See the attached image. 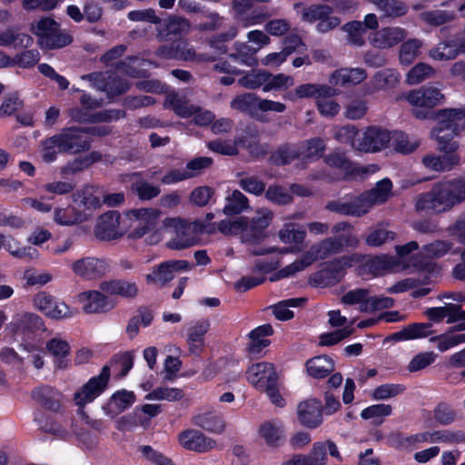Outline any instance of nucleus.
Listing matches in <instances>:
<instances>
[{
    "label": "nucleus",
    "instance_id": "nucleus-39",
    "mask_svg": "<svg viewBox=\"0 0 465 465\" xmlns=\"http://www.w3.org/2000/svg\"><path fill=\"white\" fill-rule=\"evenodd\" d=\"M250 208L248 198L239 190L232 191L226 197L223 213L226 215L239 214Z\"/></svg>",
    "mask_w": 465,
    "mask_h": 465
},
{
    "label": "nucleus",
    "instance_id": "nucleus-17",
    "mask_svg": "<svg viewBox=\"0 0 465 465\" xmlns=\"http://www.w3.org/2000/svg\"><path fill=\"white\" fill-rule=\"evenodd\" d=\"M444 99V95L434 86H423L411 91L407 100L415 107L431 108L438 105Z\"/></svg>",
    "mask_w": 465,
    "mask_h": 465
},
{
    "label": "nucleus",
    "instance_id": "nucleus-38",
    "mask_svg": "<svg viewBox=\"0 0 465 465\" xmlns=\"http://www.w3.org/2000/svg\"><path fill=\"white\" fill-rule=\"evenodd\" d=\"M259 102L260 97H258L255 94L248 93L237 95L235 98L232 100L230 105L231 108L234 110H238L242 113H247L250 115L254 116L259 112Z\"/></svg>",
    "mask_w": 465,
    "mask_h": 465
},
{
    "label": "nucleus",
    "instance_id": "nucleus-35",
    "mask_svg": "<svg viewBox=\"0 0 465 465\" xmlns=\"http://www.w3.org/2000/svg\"><path fill=\"white\" fill-rule=\"evenodd\" d=\"M90 214L79 210L77 206L68 207L64 209H55L54 220L61 225H73L75 223L87 221Z\"/></svg>",
    "mask_w": 465,
    "mask_h": 465
},
{
    "label": "nucleus",
    "instance_id": "nucleus-24",
    "mask_svg": "<svg viewBox=\"0 0 465 465\" xmlns=\"http://www.w3.org/2000/svg\"><path fill=\"white\" fill-rule=\"evenodd\" d=\"M338 94L339 92L335 88L326 84H305L297 86L294 93L287 94L285 98L296 101L299 98L316 96L318 99L320 95L334 96Z\"/></svg>",
    "mask_w": 465,
    "mask_h": 465
},
{
    "label": "nucleus",
    "instance_id": "nucleus-36",
    "mask_svg": "<svg viewBox=\"0 0 465 465\" xmlns=\"http://www.w3.org/2000/svg\"><path fill=\"white\" fill-rule=\"evenodd\" d=\"M367 74L361 68H341L331 74V82L335 84H358L365 80Z\"/></svg>",
    "mask_w": 465,
    "mask_h": 465
},
{
    "label": "nucleus",
    "instance_id": "nucleus-30",
    "mask_svg": "<svg viewBox=\"0 0 465 465\" xmlns=\"http://www.w3.org/2000/svg\"><path fill=\"white\" fill-rule=\"evenodd\" d=\"M148 60L139 58L138 56H128L116 64V69L130 77L143 78L148 76V71L144 66L151 64Z\"/></svg>",
    "mask_w": 465,
    "mask_h": 465
},
{
    "label": "nucleus",
    "instance_id": "nucleus-55",
    "mask_svg": "<svg viewBox=\"0 0 465 465\" xmlns=\"http://www.w3.org/2000/svg\"><path fill=\"white\" fill-rule=\"evenodd\" d=\"M283 430L276 421H266L260 427V435L269 445H276L282 437Z\"/></svg>",
    "mask_w": 465,
    "mask_h": 465
},
{
    "label": "nucleus",
    "instance_id": "nucleus-48",
    "mask_svg": "<svg viewBox=\"0 0 465 465\" xmlns=\"http://www.w3.org/2000/svg\"><path fill=\"white\" fill-rule=\"evenodd\" d=\"M305 298H292L282 301L272 306V312L275 317L280 321H287L293 318L294 314L290 307L302 306L306 302Z\"/></svg>",
    "mask_w": 465,
    "mask_h": 465
},
{
    "label": "nucleus",
    "instance_id": "nucleus-1",
    "mask_svg": "<svg viewBox=\"0 0 465 465\" xmlns=\"http://www.w3.org/2000/svg\"><path fill=\"white\" fill-rule=\"evenodd\" d=\"M91 143L92 138L84 127H65L42 142V160L50 163L56 160L58 153L85 152L91 148Z\"/></svg>",
    "mask_w": 465,
    "mask_h": 465
},
{
    "label": "nucleus",
    "instance_id": "nucleus-45",
    "mask_svg": "<svg viewBox=\"0 0 465 465\" xmlns=\"http://www.w3.org/2000/svg\"><path fill=\"white\" fill-rule=\"evenodd\" d=\"M239 186L248 193L261 196L266 189V183L255 175H247L243 173L237 174Z\"/></svg>",
    "mask_w": 465,
    "mask_h": 465
},
{
    "label": "nucleus",
    "instance_id": "nucleus-60",
    "mask_svg": "<svg viewBox=\"0 0 465 465\" xmlns=\"http://www.w3.org/2000/svg\"><path fill=\"white\" fill-rule=\"evenodd\" d=\"M270 73L267 71H257L247 74L239 79L238 83L241 86L254 90L261 86H264L268 81Z\"/></svg>",
    "mask_w": 465,
    "mask_h": 465
},
{
    "label": "nucleus",
    "instance_id": "nucleus-33",
    "mask_svg": "<svg viewBox=\"0 0 465 465\" xmlns=\"http://www.w3.org/2000/svg\"><path fill=\"white\" fill-rule=\"evenodd\" d=\"M306 369L315 379L325 378L334 370V361L327 355L317 356L307 361Z\"/></svg>",
    "mask_w": 465,
    "mask_h": 465
},
{
    "label": "nucleus",
    "instance_id": "nucleus-49",
    "mask_svg": "<svg viewBox=\"0 0 465 465\" xmlns=\"http://www.w3.org/2000/svg\"><path fill=\"white\" fill-rule=\"evenodd\" d=\"M17 325L21 331L29 333L44 331L45 330L42 318L32 312H24L20 314Z\"/></svg>",
    "mask_w": 465,
    "mask_h": 465
},
{
    "label": "nucleus",
    "instance_id": "nucleus-58",
    "mask_svg": "<svg viewBox=\"0 0 465 465\" xmlns=\"http://www.w3.org/2000/svg\"><path fill=\"white\" fill-rule=\"evenodd\" d=\"M430 442H443L449 444H458L465 442V433L461 430H436L434 432H431Z\"/></svg>",
    "mask_w": 465,
    "mask_h": 465
},
{
    "label": "nucleus",
    "instance_id": "nucleus-23",
    "mask_svg": "<svg viewBox=\"0 0 465 465\" xmlns=\"http://www.w3.org/2000/svg\"><path fill=\"white\" fill-rule=\"evenodd\" d=\"M432 324L430 322H416L405 326L401 331L388 336L384 341H406L428 337L432 334Z\"/></svg>",
    "mask_w": 465,
    "mask_h": 465
},
{
    "label": "nucleus",
    "instance_id": "nucleus-61",
    "mask_svg": "<svg viewBox=\"0 0 465 465\" xmlns=\"http://www.w3.org/2000/svg\"><path fill=\"white\" fill-rule=\"evenodd\" d=\"M167 103L179 116L190 117L195 113V106L189 104L177 94H169L167 97Z\"/></svg>",
    "mask_w": 465,
    "mask_h": 465
},
{
    "label": "nucleus",
    "instance_id": "nucleus-47",
    "mask_svg": "<svg viewBox=\"0 0 465 465\" xmlns=\"http://www.w3.org/2000/svg\"><path fill=\"white\" fill-rule=\"evenodd\" d=\"M306 235L305 229L298 224L288 223L279 232V238L287 243H301Z\"/></svg>",
    "mask_w": 465,
    "mask_h": 465
},
{
    "label": "nucleus",
    "instance_id": "nucleus-13",
    "mask_svg": "<svg viewBox=\"0 0 465 465\" xmlns=\"http://www.w3.org/2000/svg\"><path fill=\"white\" fill-rule=\"evenodd\" d=\"M408 32L401 27L389 26L376 30L370 37V44L375 48L388 49L406 39Z\"/></svg>",
    "mask_w": 465,
    "mask_h": 465
},
{
    "label": "nucleus",
    "instance_id": "nucleus-56",
    "mask_svg": "<svg viewBox=\"0 0 465 465\" xmlns=\"http://www.w3.org/2000/svg\"><path fill=\"white\" fill-rule=\"evenodd\" d=\"M400 82V74L392 69H383L374 75V84L379 89L393 88Z\"/></svg>",
    "mask_w": 465,
    "mask_h": 465
},
{
    "label": "nucleus",
    "instance_id": "nucleus-16",
    "mask_svg": "<svg viewBox=\"0 0 465 465\" xmlns=\"http://www.w3.org/2000/svg\"><path fill=\"white\" fill-rule=\"evenodd\" d=\"M247 379L258 390H263L272 382H278V375L270 362H259L252 365L247 371Z\"/></svg>",
    "mask_w": 465,
    "mask_h": 465
},
{
    "label": "nucleus",
    "instance_id": "nucleus-29",
    "mask_svg": "<svg viewBox=\"0 0 465 465\" xmlns=\"http://www.w3.org/2000/svg\"><path fill=\"white\" fill-rule=\"evenodd\" d=\"M421 163L430 170L446 172L450 171L460 163V156L457 153H445L442 156L427 154L422 157Z\"/></svg>",
    "mask_w": 465,
    "mask_h": 465
},
{
    "label": "nucleus",
    "instance_id": "nucleus-46",
    "mask_svg": "<svg viewBox=\"0 0 465 465\" xmlns=\"http://www.w3.org/2000/svg\"><path fill=\"white\" fill-rule=\"evenodd\" d=\"M162 25L163 28L160 30V35L163 37H167L171 35H182L187 32L190 27L188 20L180 16H170L163 22Z\"/></svg>",
    "mask_w": 465,
    "mask_h": 465
},
{
    "label": "nucleus",
    "instance_id": "nucleus-9",
    "mask_svg": "<svg viewBox=\"0 0 465 465\" xmlns=\"http://www.w3.org/2000/svg\"><path fill=\"white\" fill-rule=\"evenodd\" d=\"M126 229L121 226V214L110 211L99 216L94 228V236L100 241H114L122 238Z\"/></svg>",
    "mask_w": 465,
    "mask_h": 465
},
{
    "label": "nucleus",
    "instance_id": "nucleus-18",
    "mask_svg": "<svg viewBox=\"0 0 465 465\" xmlns=\"http://www.w3.org/2000/svg\"><path fill=\"white\" fill-rule=\"evenodd\" d=\"M322 404L316 399L301 402L298 406V419L308 428H316L322 422Z\"/></svg>",
    "mask_w": 465,
    "mask_h": 465
},
{
    "label": "nucleus",
    "instance_id": "nucleus-42",
    "mask_svg": "<svg viewBox=\"0 0 465 465\" xmlns=\"http://www.w3.org/2000/svg\"><path fill=\"white\" fill-rule=\"evenodd\" d=\"M393 148L403 154L414 152L420 146V141L410 137L403 132L395 131L391 134V142Z\"/></svg>",
    "mask_w": 465,
    "mask_h": 465
},
{
    "label": "nucleus",
    "instance_id": "nucleus-64",
    "mask_svg": "<svg viewBox=\"0 0 465 465\" xmlns=\"http://www.w3.org/2000/svg\"><path fill=\"white\" fill-rule=\"evenodd\" d=\"M173 278V272L168 265L167 262L160 263L156 268L153 269L152 273L146 275V281L148 283H161L164 285Z\"/></svg>",
    "mask_w": 465,
    "mask_h": 465
},
{
    "label": "nucleus",
    "instance_id": "nucleus-26",
    "mask_svg": "<svg viewBox=\"0 0 465 465\" xmlns=\"http://www.w3.org/2000/svg\"><path fill=\"white\" fill-rule=\"evenodd\" d=\"M33 399L44 408L58 411L61 406L62 395L49 386H40L32 391Z\"/></svg>",
    "mask_w": 465,
    "mask_h": 465
},
{
    "label": "nucleus",
    "instance_id": "nucleus-41",
    "mask_svg": "<svg viewBox=\"0 0 465 465\" xmlns=\"http://www.w3.org/2000/svg\"><path fill=\"white\" fill-rule=\"evenodd\" d=\"M273 332L271 324H264L257 327L249 334L251 342L249 344V351L251 353H259L261 351L269 345V341L264 339L266 336L272 335Z\"/></svg>",
    "mask_w": 465,
    "mask_h": 465
},
{
    "label": "nucleus",
    "instance_id": "nucleus-7",
    "mask_svg": "<svg viewBox=\"0 0 465 465\" xmlns=\"http://www.w3.org/2000/svg\"><path fill=\"white\" fill-rule=\"evenodd\" d=\"M353 263H363L371 273L379 275L385 271L391 270L395 262L392 257L387 255L365 257L358 253H353L350 256H343L336 260L332 264L341 268L344 266L350 267Z\"/></svg>",
    "mask_w": 465,
    "mask_h": 465
},
{
    "label": "nucleus",
    "instance_id": "nucleus-3",
    "mask_svg": "<svg viewBox=\"0 0 465 465\" xmlns=\"http://www.w3.org/2000/svg\"><path fill=\"white\" fill-rule=\"evenodd\" d=\"M359 132L354 125L347 124L341 127L335 138L345 143H350L354 149L363 152H377L387 147L391 142V133L381 127H369L361 137H357Z\"/></svg>",
    "mask_w": 465,
    "mask_h": 465
},
{
    "label": "nucleus",
    "instance_id": "nucleus-14",
    "mask_svg": "<svg viewBox=\"0 0 465 465\" xmlns=\"http://www.w3.org/2000/svg\"><path fill=\"white\" fill-rule=\"evenodd\" d=\"M181 445L193 451L206 452L216 446V441L198 430H186L179 434Z\"/></svg>",
    "mask_w": 465,
    "mask_h": 465
},
{
    "label": "nucleus",
    "instance_id": "nucleus-51",
    "mask_svg": "<svg viewBox=\"0 0 465 465\" xmlns=\"http://www.w3.org/2000/svg\"><path fill=\"white\" fill-rule=\"evenodd\" d=\"M422 45L420 40L409 39L401 45L399 59L401 64H411L420 54V49Z\"/></svg>",
    "mask_w": 465,
    "mask_h": 465
},
{
    "label": "nucleus",
    "instance_id": "nucleus-4",
    "mask_svg": "<svg viewBox=\"0 0 465 465\" xmlns=\"http://www.w3.org/2000/svg\"><path fill=\"white\" fill-rule=\"evenodd\" d=\"M31 31L38 37L37 44L43 49H60L73 42L72 35L62 30L60 25L50 17L41 18L32 24Z\"/></svg>",
    "mask_w": 465,
    "mask_h": 465
},
{
    "label": "nucleus",
    "instance_id": "nucleus-31",
    "mask_svg": "<svg viewBox=\"0 0 465 465\" xmlns=\"http://www.w3.org/2000/svg\"><path fill=\"white\" fill-rule=\"evenodd\" d=\"M192 421L195 426L213 433L220 434L225 429V421L223 416L214 411L199 413L193 417Z\"/></svg>",
    "mask_w": 465,
    "mask_h": 465
},
{
    "label": "nucleus",
    "instance_id": "nucleus-43",
    "mask_svg": "<svg viewBox=\"0 0 465 465\" xmlns=\"http://www.w3.org/2000/svg\"><path fill=\"white\" fill-rule=\"evenodd\" d=\"M234 49L235 51L230 54V58L234 62L247 66L257 64L255 54L258 48L252 47L244 43H235Z\"/></svg>",
    "mask_w": 465,
    "mask_h": 465
},
{
    "label": "nucleus",
    "instance_id": "nucleus-19",
    "mask_svg": "<svg viewBox=\"0 0 465 465\" xmlns=\"http://www.w3.org/2000/svg\"><path fill=\"white\" fill-rule=\"evenodd\" d=\"M324 162L327 165L332 168H337L347 173H356L357 174H366L376 171V165H370L368 167H360L355 169L352 162L347 157L346 153L340 151H333L324 157Z\"/></svg>",
    "mask_w": 465,
    "mask_h": 465
},
{
    "label": "nucleus",
    "instance_id": "nucleus-44",
    "mask_svg": "<svg viewBox=\"0 0 465 465\" xmlns=\"http://www.w3.org/2000/svg\"><path fill=\"white\" fill-rule=\"evenodd\" d=\"M130 190L141 201H150L161 193L159 186L153 185L142 178L133 182Z\"/></svg>",
    "mask_w": 465,
    "mask_h": 465
},
{
    "label": "nucleus",
    "instance_id": "nucleus-22",
    "mask_svg": "<svg viewBox=\"0 0 465 465\" xmlns=\"http://www.w3.org/2000/svg\"><path fill=\"white\" fill-rule=\"evenodd\" d=\"M79 300L84 303L83 309L86 313L105 312L113 308L108 297L99 291L84 292L79 294Z\"/></svg>",
    "mask_w": 465,
    "mask_h": 465
},
{
    "label": "nucleus",
    "instance_id": "nucleus-32",
    "mask_svg": "<svg viewBox=\"0 0 465 465\" xmlns=\"http://www.w3.org/2000/svg\"><path fill=\"white\" fill-rule=\"evenodd\" d=\"M35 420L37 422L39 430L57 439L67 440L71 436V432L67 430L65 425L50 416L39 414L35 416Z\"/></svg>",
    "mask_w": 465,
    "mask_h": 465
},
{
    "label": "nucleus",
    "instance_id": "nucleus-34",
    "mask_svg": "<svg viewBox=\"0 0 465 465\" xmlns=\"http://www.w3.org/2000/svg\"><path fill=\"white\" fill-rule=\"evenodd\" d=\"M302 155L299 145L285 143L281 145L270 156L269 162L276 166L291 163Z\"/></svg>",
    "mask_w": 465,
    "mask_h": 465
},
{
    "label": "nucleus",
    "instance_id": "nucleus-52",
    "mask_svg": "<svg viewBox=\"0 0 465 465\" xmlns=\"http://www.w3.org/2000/svg\"><path fill=\"white\" fill-rule=\"evenodd\" d=\"M420 19L431 26H440L455 19V14L445 10L425 11L420 15Z\"/></svg>",
    "mask_w": 465,
    "mask_h": 465
},
{
    "label": "nucleus",
    "instance_id": "nucleus-37",
    "mask_svg": "<svg viewBox=\"0 0 465 465\" xmlns=\"http://www.w3.org/2000/svg\"><path fill=\"white\" fill-rule=\"evenodd\" d=\"M134 392L123 390L115 392L111 397L105 409H107L108 414L114 416L129 408L134 402Z\"/></svg>",
    "mask_w": 465,
    "mask_h": 465
},
{
    "label": "nucleus",
    "instance_id": "nucleus-12",
    "mask_svg": "<svg viewBox=\"0 0 465 465\" xmlns=\"http://www.w3.org/2000/svg\"><path fill=\"white\" fill-rule=\"evenodd\" d=\"M34 305L52 319L61 320L73 315L70 307L66 303L55 300L54 296L45 292L35 295Z\"/></svg>",
    "mask_w": 465,
    "mask_h": 465
},
{
    "label": "nucleus",
    "instance_id": "nucleus-54",
    "mask_svg": "<svg viewBox=\"0 0 465 465\" xmlns=\"http://www.w3.org/2000/svg\"><path fill=\"white\" fill-rule=\"evenodd\" d=\"M452 205L465 202V178L443 182Z\"/></svg>",
    "mask_w": 465,
    "mask_h": 465
},
{
    "label": "nucleus",
    "instance_id": "nucleus-62",
    "mask_svg": "<svg viewBox=\"0 0 465 465\" xmlns=\"http://www.w3.org/2000/svg\"><path fill=\"white\" fill-rule=\"evenodd\" d=\"M223 21L224 18L216 12H203L196 28L203 32L217 31L223 26Z\"/></svg>",
    "mask_w": 465,
    "mask_h": 465
},
{
    "label": "nucleus",
    "instance_id": "nucleus-15",
    "mask_svg": "<svg viewBox=\"0 0 465 465\" xmlns=\"http://www.w3.org/2000/svg\"><path fill=\"white\" fill-rule=\"evenodd\" d=\"M71 268L74 274L87 280L101 277L107 272L106 262L94 257L79 259L72 263Z\"/></svg>",
    "mask_w": 465,
    "mask_h": 465
},
{
    "label": "nucleus",
    "instance_id": "nucleus-63",
    "mask_svg": "<svg viewBox=\"0 0 465 465\" xmlns=\"http://www.w3.org/2000/svg\"><path fill=\"white\" fill-rule=\"evenodd\" d=\"M452 242L437 240L422 247L423 254L430 259H438L448 253L452 248Z\"/></svg>",
    "mask_w": 465,
    "mask_h": 465
},
{
    "label": "nucleus",
    "instance_id": "nucleus-28",
    "mask_svg": "<svg viewBox=\"0 0 465 465\" xmlns=\"http://www.w3.org/2000/svg\"><path fill=\"white\" fill-rule=\"evenodd\" d=\"M100 289L111 295H119L124 298H134L138 293V286L135 282L124 280H112L104 282Z\"/></svg>",
    "mask_w": 465,
    "mask_h": 465
},
{
    "label": "nucleus",
    "instance_id": "nucleus-6",
    "mask_svg": "<svg viewBox=\"0 0 465 465\" xmlns=\"http://www.w3.org/2000/svg\"><path fill=\"white\" fill-rule=\"evenodd\" d=\"M131 221L132 232L128 233L130 239H140L156 226L159 212L153 208L132 209L126 213Z\"/></svg>",
    "mask_w": 465,
    "mask_h": 465
},
{
    "label": "nucleus",
    "instance_id": "nucleus-10",
    "mask_svg": "<svg viewBox=\"0 0 465 465\" xmlns=\"http://www.w3.org/2000/svg\"><path fill=\"white\" fill-rule=\"evenodd\" d=\"M110 378V368L105 365L98 376L91 378L85 383L82 390L74 393V401L76 405L83 407L84 404L93 401L97 398L107 387Z\"/></svg>",
    "mask_w": 465,
    "mask_h": 465
},
{
    "label": "nucleus",
    "instance_id": "nucleus-53",
    "mask_svg": "<svg viewBox=\"0 0 465 465\" xmlns=\"http://www.w3.org/2000/svg\"><path fill=\"white\" fill-rule=\"evenodd\" d=\"M363 25L360 21H351L342 25L341 30L347 34V42L355 46H362L365 43Z\"/></svg>",
    "mask_w": 465,
    "mask_h": 465
},
{
    "label": "nucleus",
    "instance_id": "nucleus-50",
    "mask_svg": "<svg viewBox=\"0 0 465 465\" xmlns=\"http://www.w3.org/2000/svg\"><path fill=\"white\" fill-rule=\"evenodd\" d=\"M264 196L269 202L276 205H287L293 200L292 193L279 184H272L265 189Z\"/></svg>",
    "mask_w": 465,
    "mask_h": 465
},
{
    "label": "nucleus",
    "instance_id": "nucleus-20",
    "mask_svg": "<svg viewBox=\"0 0 465 465\" xmlns=\"http://www.w3.org/2000/svg\"><path fill=\"white\" fill-rule=\"evenodd\" d=\"M360 195L351 197L348 200H337L328 203L326 208L333 213L341 215L361 217L367 213L365 206L362 203Z\"/></svg>",
    "mask_w": 465,
    "mask_h": 465
},
{
    "label": "nucleus",
    "instance_id": "nucleus-11",
    "mask_svg": "<svg viewBox=\"0 0 465 465\" xmlns=\"http://www.w3.org/2000/svg\"><path fill=\"white\" fill-rule=\"evenodd\" d=\"M273 217V213L267 208L257 211V214L247 222L243 232L242 242L260 243L266 238V228L269 226Z\"/></svg>",
    "mask_w": 465,
    "mask_h": 465
},
{
    "label": "nucleus",
    "instance_id": "nucleus-59",
    "mask_svg": "<svg viewBox=\"0 0 465 465\" xmlns=\"http://www.w3.org/2000/svg\"><path fill=\"white\" fill-rule=\"evenodd\" d=\"M46 349L52 355L60 359L58 367L64 368L65 364L63 358L69 354L70 346L68 342L58 338H53L46 342Z\"/></svg>",
    "mask_w": 465,
    "mask_h": 465
},
{
    "label": "nucleus",
    "instance_id": "nucleus-21",
    "mask_svg": "<svg viewBox=\"0 0 465 465\" xmlns=\"http://www.w3.org/2000/svg\"><path fill=\"white\" fill-rule=\"evenodd\" d=\"M392 189V183L390 179L385 178L376 183V186L361 194L360 197L365 206L366 212L374 204H380L387 201L391 191Z\"/></svg>",
    "mask_w": 465,
    "mask_h": 465
},
{
    "label": "nucleus",
    "instance_id": "nucleus-2",
    "mask_svg": "<svg viewBox=\"0 0 465 465\" xmlns=\"http://www.w3.org/2000/svg\"><path fill=\"white\" fill-rule=\"evenodd\" d=\"M465 118V108L441 109L436 114L437 125L430 135L438 142V149L444 153H456L459 148L454 140L459 134V122Z\"/></svg>",
    "mask_w": 465,
    "mask_h": 465
},
{
    "label": "nucleus",
    "instance_id": "nucleus-8",
    "mask_svg": "<svg viewBox=\"0 0 465 465\" xmlns=\"http://www.w3.org/2000/svg\"><path fill=\"white\" fill-rule=\"evenodd\" d=\"M203 227L199 221L193 223L179 221L174 225V235L167 242V247L172 250H183L195 245L198 242L197 232H203Z\"/></svg>",
    "mask_w": 465,
    "mask_h": 465
},
{
    "label": "nucleus",
    "instance_id": "nucleus-40",
    "mask_svg": "<svg viewBox=\"0 0 465 465\" xmlns=\"http://www.w3.org/2000/svg\"><path fill=\"white\" fill-rule=\"evenodd\" d=\"M73 200L77 208L79 210L83 208L84 212L101 206V201L99 197L94 194V189L91 186H86L83 190L74 193Z\"/></svg>",
    "mask_w": 465,
    "mask_h": 465
},
{
    "label": "nucleus",
    "instance_id": "nucleus-5",
    "mask_svg": "<svg viewBox=\"0 0 465 465\" xmlns=\"http://www.w3.org/2000/svg\"><path fill=\"white\" fill-rule=\"evenodd\" d=\"M452 207L443 183H436L430 191L421 193L416 203L417 211L442 213Z\"/></svg>",
    "mask_w": 465,
    "mask_h": 465
},
{
    "label": "nucleus",
    "instance_id": "nucleus-25",
    "mask_svg": "<svg viewBox=\"0 0 465 465\" xmlns=\"http://www.w3.org/2000/svg\"><path fill=\"white\" fill-rule=\"evenodd\" d=\"M237 143L242 145L254 158H262L269 152V145L260 143V135L256 128L248 127L245 135L239 138Z\"/></svg>",
    "mask_w": 465,
    "mask_h": 465
},
{
    "label": "nucleus",
    "instance_id": "nucleus-27",
    "mask_svg": "<svg viewBox=\"0 0 465 465\" xmlns=\"http://www.w3.org/2000/svg\"><path fill=\"white\" fill-rule=\"evenodd\" d=\"M381 18L395 19L405 15L408 5L401 0H370Z\"/></svg>",
    "mask_w": 465,
    "mask_h": 465
},
{
    "label": "nucleus",
    "instance_id": "nucleus-57",
    "mask_svg": "<svg viewBox=\"0 0 465 465\" xmlns=\"http://www.w3.org/2000/svg\"><path fill=\"white\" fill-rule=\"evenodd\" d=\"M433 67L425 63H419L414 65L407 74V81L411 84H417L434 75Z\"/></svg>",
    "mask_w": 465,
    "mask_h": 465
}]
</instances>
